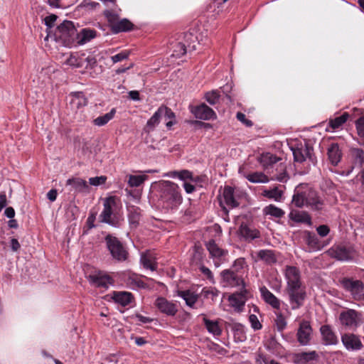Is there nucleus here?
<instances>
[{
	"mask_svg": "<svg viewBox=\"0 0 364 364\" xmlns=\"http://www.w3.org/2000/svg\"><path fill=\"white\" fill-rule=\"evenodd\" d=\"M203 322L205 328L210 333H212L213 336H218L221 334L222 328L220 326L218 321L209 320L205 316H204Z\"/></svg>",
	"mask_w": 364,
	"mask_h": 364,
	"instance_id": "nucleus-40",
	"label": "nucleus"
},
{
	"mask_svg": "<svg viewBox=\"0 0 364 364\" xmlns=\"http://www.w3.org/2000/svg\"><path fill=\"white\" fill-rule=\"evenodd\" d=\"M250 296L249 291L243 287L240 291H236L229 296V304L236 312L240 313L243 311L245 303Z\"/></svg>",
	"mask_w": 364,
	"mask_h": 364,
	"instance_id": "nucleus-6",
	"label": "nucleus"
},
{
	"mask_svg": "<svg viewBox=\"0 0 364 364\" xmlns=\"http://www.w3.org/2000/svg\"><path fill=\"white\" fill-rule=\"evenodd\" d=\"M105 16H106L108 22L110 24L111 28L113 27V24H115V22H117L119 20V15L112 10H106L105 12Z\"/></svg>",
	"mask_w": 364,
	"mask_h": 364,
	"instance_id": "nucleus-55",
	"label": "nucleus"
},
{
	"mask_svg": "<svg viewBox=\"0 0 364 364\" xmlns=\"http://www.w3.org/2000/svg\"><path fill=\"white\" fill-rule=\"evenodd\" d=\"M289 218L300 223H304L308 225H311V218L310 215L306 211L293 210L289 213Z\"/></svg>",
	"mask_w": 364,
	"mask_h": 364,
	"instance_id": "nucleus-27",
	"label": "nucleus"
},
{
	"mask_svg": "<svg viewBox=\"0 0 364 364\" xmlns=\"http://www.w3.org/2000/svg\"><path fill=\"white\" fill-rule=\"evenodd\" d=\"M192 112L200 119L209 120L216 117L215 112L204 103L196 107Z\"/></svg>",
	"mask_w": 364,
	"mask_h": 364,
	"instance_id": "nucleus-20",
	"label": "nucleus"
},
{
	"mask_svg": "<svg viewBox=\"0 0 364 364\" xmlns=\"http://www.w3.org/2000/svg\"><path fill=\"white\" fill-rule=\"evenodd\" d=\"M236 117L240 122L245 124L247 127H251L252 125V121L247 119L245 114L242 112H237Z\"/></svg>",
	"mask_w": 364,
	"mask_h": 364,
	"instance_id": "nucleus-61",
	"label": "nucleus"
},
{
	"mask_svg": "<svg viewBox=\"0 0 364 364\" xmlns=\"http://www.w3.org/2000/svg\"><path fill=\"white\" fill-rule=\"evenodd\" d=\"M205 100L210 105H215L220 98V94L217 90L208 92L205 95Z\"/></svg>",
	"mask_w": 364,
	"mask_h": 364,
	"instance_id": "nucleus-53",
	"label": "nucleus"
},
{
	"mask_svg": "<svg viewBox=\"0 0 364 364\" xmlns=\"http://www.w3.org/2000/svg\"><path fill=\"white\" fill-rule=\"evenodd\" d=\"M306 191L299 192L298 190L295 191L293 196L292 203L298 207L302 208L306 206Z\"/></svg>",
	"mask_w": 364,
	"mask_h": 364,
	"instance_id": "nucleus-43",
	"label": "nucleus"
},
{
	"mask_svg": "<svg viewBox=\"0 0 364 364\" xmlns=\"http://www.w3.org/2000/svg\"><path fill=\"white\" fill-rule=\"evenodd\" d=\"M219 291L215 288L210 287V288H203L202 290V295L206 299H211L214 300L219 295Z\"/></svg>",
	"mask_w": 364,
	"mask_h": 364,
	"instance_id": "nucleus-51",
	"label": "nucleus"
},
{
	"mask_svg": "<svg viewBox=\"0 0 364 364\" xmlns=\"http://www.w3.org/2000/svg\"><path fill=\"white\" fill-rule=\"evenodd\" d=\"M65 64L71 67L80 68L82 66V60L76 55H70L66 60Z\"/></svg>",
	"mask_w": 364,
	"mask_h": 364,
	"instance_id": "nucleus-52",
	"label": "nucleus"
},
{
	"mask_svg": "<svg viewBox=\"0 0 364 364\" xmlns=\"http://www.w3.org/2000/svg\"><path fill=\"white\" fill-rule=\"evenodd\" d=\"M234 338L236 341L242 342L246 340L245 327L240 323L235 324L233 327Z\"/></svg>",
	"mask_w": 364,
	"mask_h": 364,
	"instance_id": "nucleus-47",
	"label": "nucleus"
},
{
	"mask_svg": "<svg viewBox=\"0 0 364 364\" xmlns=\"http://www.w3.org/2000/svg\"><path fill=\"white\" fill-rule=\"evenodd\" d=\"M129 55V52L127 50L122 51L119 53H117L111 57V60L113 63H117L118 62L122 61L128 58Z\"/></svg>",
	"mask_w": 364,
	"mask_h": 364,
	"instance_id": "nucleus-56",
	"label": "nucleus"
},
{
	"mask_svg": "<svg viewBox=\"0 0 364 364\" xmlns=\"http://www.w3.org/2000/svg\"><path fill=\"white\" fill-rule=\"evenodd\" d=\"M50 6L53 8H60L64 6V0H43Z\"/></svg>",
	"mask_w": 364,
	"mask_h": 364,
	"instance_id": "nucleus-63",
	"label": "nucleus"
},
{
	"mask_svg": "<svg viewBox=\"0 0 364 364\" xmlns=\"http://www.w3.org/2000/svg\"><path fill=\"white\" fill-rule=\"evenodd\" d=\"M279 161V158L270 153H265L260 156L259 161L264 169H268Z\"/></svg>",
	"mask_w": 364,
	"mask_h": 364,
	"instance_id": "nucleus-36",
	"label": "nucleus"
},
{
	"mask_svg": "<svg viewBox=\"0 0 364 364\" xmlns=\"http://www.w3.org/2000/svg\"><path fill=\"white\" fill-rule=\"evenodd\" d=\"M289 303L292 309H297L303 304L306 296V288L303 285L287 287Z\"/></svg>",
	"mask_w": 364,
	"mask_h": 364,
	"instance_id": "nucleus-5",
	"label": "nucleus"
},
{
	"mask_svg": "<svg viewBox=\"0 0 364 364\" xmlns=\"http://www.w3.org/2000/svg\"><path fill=\"white\" fill-rule=\"evenodd\" d=\"M127 285L132 289H145L146 284L141 280V277L132 272H127L124 275Z\"/></svg>",
	"mask_w": 364,
	"mask_h": 364,
	"instance_id": "nucleus-22",
	"label": "nucleus"
},
{
	"mask_svg": "<svg viewBox=\"0 0 364 364\" xmlns=\"http://www.w3.org/2000/svg\"><path fill=\"white\" fill-rule=\"evenodd\" d=\"M163 111L166 112L165 109H158V110L154 114V115L148 120L146 124V131L150 132L159 123L161 112Z\"/></svg>",
	"mask_w": 364,
	"mask_h": 364,
	"instance_id": "nucleus-46",
	"label": "nucleus"
},
{
	"mask_svg": "<svg viewBox=\"0 0 364 364\" xmlns=\"http://www.w3.org/2000/svg\"><path fill=\"white\" fill-rule=\"evenodd\" d=\"M320 332L322 337V341L324 345H336L338 343V339L333 331L331 328L328 325H323L320 328Z\"/></svg>",
	"mask_w": 364,
	"mask_h": 364,
	"instance_id": "nucleus-23",
	"label": "nucleus"
},
{
	"mask_svg": "<svg viewBox=\"0 0 364 364\" xmlns=\"http://www.w3.org/2000/svg\"><path fill=\"white\" fill-rule=\"evenodd\" d=\"M275 322H276L277 329L279 331H283L287 326L286 319L281 314H279L277 315Z\"/></svg>",
	"mask_w": 364,
	"mask_h": 364,
	"instance_id": "nucleus-57",
	"label": "nucleus"
},
{
	"mask_svg": "<svg viewBox=\"0 0 364 364\" xmlns=\"http://www.w3.org/2000/svg\"><path fill=\"white\" fill-rule=\"evenodd\" d=\"M249 321L251 324L252 328L254 330H259L262 328V324L260 323L257 316L255 314H251L249 316Z\"/></svg>",
	"mask_w": 364,
	"mask_h": 364,
	"instance_id": "nucleus-58",
	"label": "nucleus"
},
{
	"mask_svg": "<svg viewBox=\"0 0 364 364\" xmlns=\"http://www.w3.org/2000/svg\"><path fill=\"white\" fill-rule=\"evenodd\" d=\"M312 337V328L309 322L303 321L300 323L297 330V341L301 346H308L311 343Z\"/></svg>",
	"mask_w": 364,
	"mask_h": 364,
	"instance_id": "nucleus-13",
	"label": "nucleus"
},
{
	"mask_svg": "<svg viewBox=\"0 0 364 364\" xmlns=\"http://www.w3.org/2000/svg\"><path fill=\"white\" fill-rule=\"evenodd\" d=\"M262 298L274 309L280 308V301L264 286L259 288Z\"/></svg>",
	"mask_w": 364,
	"mask_h": 364,
	"instance_id": "nucleus-26",
	"label": "nucleus"
},
{
	"mask_svg": "<svg viewBox=\"0 0 364 364\" xmlns=\"http://www.w3.org/2000/svg\"><path fill=\"white\" fill-rule=\"evenodd\" d=\"M296 356L299 363H304L311 360H316L317 358V353L316 351L304 352L298 353Z\"/></svg>",
	"mask_w": 364,
	"mask_h": 364,
	"instance_id": "nucleus-50",
	"label": "nucleus"
},
{
	"mask_svg": "<svg viewBox=\"0 0 364 364\" xmlns=\"http://www.w3.org/2000/svg\"><path fill=\"white\" fill-rule=\"evenodd\" d=\"M355 126L358 136L364 138V116L356 121Z\"/></svg>",
	"mask_w": 364,
	"mask_h": 364,
	"instance_id": "nucleus-59",
	"label": "nucleus"
},
{
	"mask_svg": "<svg viewBox=\"0 0 364 364\" xmlns=\"http://www.w3.org/2000/svg\"><path fill=\"white\" fill-rule=\"evenodd\" d=\"M263 212L266 215H269L276 218H281L285 214L283 210L272 204L266 206L264 208Z\"/></svg>",
	"mask_w": 364,
	"mask_h": 364,
	"instance_id": "nucleus-42",
	"label": "nucleus"
},
{
	"mask_svg": "<svg viewBox=\"0 0 364 364\" xmlns=\"http://www.w3.org/2000/svg\"><path fill=\"white\" fill-rule=\"evenodd\" d=\"M160 198L168 208L176 207L182 202L179 186L173 182L163 181L159 183Z\"/></svg>",
	"mask_w": 364,
	"mask_h": 364,
	"instance_id": "nucleus-1",
	"label": "nucleus"
},
{
	"mask_svg": "<svg viewBox=\"0 0 364 364\" xmlns=\"http://www.w3.org/2000/svg\"><path fill=\"white\" fill-rule=\"evenodd\" d=\"M247 267L246 262L244 258L240 257L235 260L229 270H232L234 273H237L243 277L245 268Z\"/></svg>",
	"mask_w": 364,
	"mask_h": 364,
	"instance_id": "nucleus-45",
	"label": "nucleus"
},
{
	"mask_svg": "<svg viewBox=\"0 0 364 364\" xmlns=\"http://www.w3.org/2000/svg\"><path fill=\"white\" fill-rule=\"evenodd\" d=\"M128 184L130 187H138L147 178L145 175H129Z\"/></svg>",
	"mask_w": 364,
	"mask_h": 364,
	"instance_id": "nucleus-48",
	"label": "nucleus"
},
{
	"mask_svg": "<svg viewBox=\"0 0 364 364\" xmlns=\"http://www.w3.org/2000/svg\"><path fill=\"white\" fill-rule=\"evenodd\" d=\"M96 36V32L90 28H83L79 33L77 32L75 40L77 44L84 45Z\"/></svg>",
	"mask_w": 364,
	"mask_h": 364,
	"instance_id": "nucleus-29",
	"label": "nucleus"
},
{
	"mask_svg": "<svg viewBox=\"0 0 364 364\" xmlns=\"http://www.w3.org/2000/svg\"><path fill=\"white\" fill-rule=\"evenodd\" d=\"M349 118V114L347 112H344L342 115L335 117L334 119H330L328 123V126L326 128L327 131H330L329 129L332 130H336L341 128L343 124L346 122V121Z\"/></svg>",
	"mask_w": 364,
	"mask_h": 364,
	"instance_id": "nucleus-35",
	"label": "nucleus"
},
{
	"mask_svg": "<svg viewBox=\"0 0 364 364\" xmlns=\"http://www.w3.org/2000/svg\"><path fill=\"white\" fill-rule=\"evenodd\" d=\"M112 298L116 303L125 306L132 302L133 296L131 293L127 291H114Z\"/></svg>",
	"mask_w": 364,
	"mask_h": 364,
	"instance_id": "nucleus-34",
	"label": "nucleus"
},
{
	"mask_svg": "<svg viewBox=\"0 0 364 364\" xmlns=\"http://www.w3.org/2000/svg\"><path fill=\"white\" fill-rule=\"evenodd\" d=\"M284 191L281 186H274L272 188L264 189L262 196L276 202H281L283 199Z\"/></svg>",
	"mask_w": 364,
	"mask_h": 364,
	"instance_id": "nucleus-33",
	"label": "nucleus"
},
{
	"mask_svg": "<svg viewBox=\"0 0 364 364\" xmlns=\"http://www.w3.org/2000/svg\"><path fill=\"white\" fill-rule=\"evenodd\" d=\"M343 287L349 291L356 300H364V285L360 280L343 279L341 282Z\"/></svg>",
	"mask_w": 364,
	"mask_h": 364,
	"instance_id": "nucleus-7",
	"label": "nucleus"
},
{
	"mask_svg": "<svg viewBox=\"0 0 364 364\" xmlns=\"http://www.w3.org/2000/svg\"><path fill=\"white\" fill-rule=\"evenodd\" d=\"M155 304L161 313L168 316H174L177 312V307L176 304L168 301L165 298H158L155 301Z\"/></svg>",
	"mask_w": 364,
	"mask_h": 364,
	"instance_id": "nucleus-19",
	"label": "nucleus"
},
{
	"mask_svg": "<svg viewBox=\"0 0 364 364\" xmlns=\"http://www.w3.org/2000/svg\"><path fill=\"white\" fill-rule=\"evenodd\" d=\"M240 235L245 240H252L259 237V232L247 225H241L239 229Z\"/></svg>",
	"mask_w": 364,
	"mask_h": 364,
	"instance_id": "nucleus-32",
	"label": "nucleus"
},
{
	"mask_svg": "<svg viewBox=\"0 0 364 364\" xmlns=\"http://www.w3.org/2000/svg\"><path fill=\"white\" fill-rule=\"evenodd\" d=\"M206 248L216 267L226 261L228 251L220 248L214 240H210L206 243Z\"/></svg>",
	"mask_w": 364,
	"mask_h": 364,
	"instance_id": "nucleus-9",
	"label": "nucleus"
},
{
	"mask_svg": "<svg viewBox=\"0 0 364 364\" xmlns=\"http://www.w3.org/2000/svg\"><path fill=\"white\" fill-rule=\"evenodd\" d=\"M220 204L223 209H226V207L233 208L238 205V203L234 197V190L230 186L224 188L223 195L220 198Z\"/></svg>",
	"mask_w": 364,
	"mask_h": 364,
	"instance_id": "nucleus-16",
	"label": "nucleus"
},
{
	"mask_svg": "<svg viewBox=\"0 0 364 364\" xmlns=\"http://www.w3.org/2000/svg\"><path fill=\"white\" fill-rule=\"evenodd\" d=\"M172 177H177L182 181L187 179H192L193 174L191 172L187 170H183L181 171H173L171 173Z\"/></svg>",
	"mask_w": 364,
	"mask_h": 364,
	"instance_id": "nucleus-54",
	"label": "nucleus"
},
{
	"mask_svg": "<svg viewBox=\"0 0 364 364\" xmlns=\"http://www.w3.org/2000/svg\"><path fill=\"white\" fill-rule=\"evenodd\" d=\"M328 156L331 164L336 166L341 161L342 152L338 144L333 143L328 148Z\"/></svg>",
	"mask_w": 364,
	"mask_h": 364,
	"instance_id": "nucleus-30",
	"label": "nucleus"
},
{
	"mask_svg": "<svg viewBox=\"0 0 364 364\" xmlns=\"http://www.w3.org/2000/svg\"><path fill=\"white\" fill-rule=\"evenodd\" d=\"M243 176L249 181L254 183H267L269 181V178L262 172H253L250 173H244Z\"/></svg>",
	"mask_w": 364,
	"mask_h": 364,
	"instance_id": "nucleus-38",
	"label": "nucleus"
},
{
	"mask_svg": "<svg viewBox=\"0 0 364 364\" xmlns=\"http://www.w3.org/2000/svg\"><path fill=\"white\" fill-rule=\"evenodd\" d=\"M330 255L341 261H348L352 259L350 251L345 247L336 246L331 248L328 251Z\"/></svg>",
	"mask_w": 364,
	"mask_h": 364,
	"instance_id": "nucleus-24",
	"label": "nucleus"
},
{
	"mask_svg": "<svg viewBox=\"0 0 364 364\" xmlns=\"http://www.w3.org/2000/svg\"><path fill=\"white\" fill-rule=\"evenodd\" d=\"M107 180V177L104 176L92 177L89 179V183L92 186H97L104 184Z\"/></svg>",
	"mask_w": 364,
	"mask_h": 364,
	"instance_id": "nucleus-60",
	"label": "nucleus"
},
{
	"mask_svg": "<svg viewBox=\"0 0 364 364\" xmlns=\"http://www.w3.org/2000/svg\"><path fill=\"white\" fill-rule=\"evenodd\" d=\"M341 341L347 350H358L363 345L359 338L352 333H345L341 336Z\"/></svg>",
	"mask_w": 364,
	"mask_h": 364,
	"instance_id": "nucleus-18",
	"label": "nucleus"
},
{
	"mask_svg": "<svg viewBox=\"0 0 364 364\" xmlns=\"http://www.w3.org/2000/svg\"><path fill=\"white\" fill-rule=\"evenodd\" d=\"M66 185L72 186L77 192L83 193L89 191V186L87 181L80 178H69L66 181Z\"/></svg>",
	"mask_w": 364,
	"mask_h": 364,
	"instance_id": "nucleus-31",
	"label": "nucleus"
},
{
	"mask_svg": "<svg viewBox=\"0 0 364 364\" xmlns=\"http://www.w3.org/2000/svg\"><path fill=\"white\" fill-rule=\"evenodd\" d=\"M350 154L353 164L341 171L340 174L341 176H348L355 166H361L364 164V151L362 149L358 148L352 149Z\"/></svg>",
	"mask_w": 364,
	"mask_h": 364,
	"instance_id": "nucleus-12",
	"label": "nucleus"
},
{
	"mask_svg": "<svg viewBox=\"0 0 364 364\" xmlns=\"http://www.w3.org/2000/svg\"><path fill=\"white\" fill-rule=\"evenodd\" d=\"M105 242L113 259L118 262L127 260L128 252L117 237L109 235L105 237Z\"/></svg>",
	"mask_w": 364,
	"mask_h": 364,
	"instance_id": "nucleus-2",
	"label": "nucleus"
},
{
	"mask_svg": "<svg viewBox=\"0 0 364 364\" xmlns=\"http://www.w3.org/2000/svg\"><path fill=\"white\" fill-rule=\"evenodd\" d=\"M178 295L185 300L187 306L191 308L194 307V305L198 299V295L190 290L178 291Z\"/></svg>",
	"mask_w": 364,
	"mask_h": 364,
	"instance_id": "nucleus-37",
	"label": "nucleus"
},
{
	"mask_svg": "<svg viewBox=\"0 0 364 364\" xmlns=\"http://www.w3.org/2000/svg\"><path fill=\"white\" fill-rule=\"evenodd\" d=\"M132 27L133 24L129 20L123 18L122 20L119 19L117 22H115V24H113L112 30L114 33H117L130 31Z\"/></svg>",
	"mask_w": 364,
	"mask_h": 364,
	"instance_id": "nucleus-41",
	"label": "nucleus"
},
{
	"mask_svg": "<svg viewBox=\"0 0 364 364\" xmlns=\"http://www.w3.org/2000/svg\"><path fill=\"white\" fill-rule=\"evenodd\" d=\"M127 211L128 220L130 227L132 228H136L139 225L141 218L139 208L134 205L128 206Z\"/></svg>",
	"mask_w": 364,
	"mask_h": 364,
	"instance_id": "nucleus-28",
	"label": "nucleus"
},
{
	"mask_svg": "<svg viewBox=\"0 0 364 364\" xmlns=\"http://www.w3.org/2000/svg\"><path fill=\"white\" fill-rule=\"evenodd\" d=\"M258 257L268 264L276 262V257L274 254L271 250H260L258 252Z\"/></svg>",
	"mask_w": 364,
	"mask_h": 364,
	"instance_id": "nucleus-49",
	"label": "nucleus"
},
{
	"mask_svg": "<svg viewBox=\"0 0 364 364\" xmlns=\"http://www.w3.org/2000/svg\"><path fill=\"white\" fill-rule=\"evenodd\" d=\"M185 38L187 43L188 41H191L193 44L190 43L186 46L184 43H178L173 51V55L176 57H181V55H183L187 51V48L192 50L196 49V46L194 43L196 38L191 33H186L185 35Z\"/></svg>",
	"mask_w": 364,
	"mask_h": 364,
	"instance_id": "nucleus-21",
	"label": "nucleus"
},
{
	"mask_svg": "<svg viewBox=\"0 0 364 364\" xmlns=\"http://www.w3.org/2000/svg\"><path fill=\"white\" fill-rule=\"evenodd\" d=\"M156 259L154 253L147 251L141 255L140 262L145 269L154 271L157 268Z\"/></svg>",
	"mask_w": 364,
	"mask_h": 364,
	"instance_id": "nucleus-25",
	"label": "nucleus"
},
{
	"mask_svg": "<svg viewBox=\"0 0 364 364\" xmlns=\"http://www.w3.org/2000/svg\"><path fill=\"white\" fill-rule=\"evenodd\" d=\"M287 287L302 285L299 270L293 266H287L285 269Z\"/></svg>",
	"mask_w": 364,
	"mask_h": 364,
	"instance_id": "nucleus-17",
	"label": "nucleus"
},
{
	"mask_svg": "<svg viewBox=\"0 0 364 364\" xmlns=\"http://www.w3.org/2000/svg\"><path fill=\"white\" fill-rule=\"evenodd\" d=\"M88 279L91 285L97 288L107 289L113 284V279L103 272H95L89 275Z\"/></svg>",
	"mask_w": 364,
	"mask_h": 364,
	"instance_id": "nucleus-11",
	"label": "nucleus"
},
{
	"mask_svg": "<svg viewBox=\"0 0 364 364\" xmlns=\"http://www.w3.org/2000/svg\"><path fill=\"white\" fill-rule=\"evenodd\" d=\"M222 282L224 287H245V282L242 275L234 273L232 270L225 269L220 273Z\"/></svg>",
	"mask_w": 364,
	"mask_h": 364,
	"instance_id": "nucleus-10",
	"label": "nucleus"
},
{
	"mask_svg": "<svg viewBox=\"0 0 364 364\" xmlns=\"http://www.w3.org/2000/svg\"><path fill=\"white\" fill-rule=\"evenodd\" d=\"M316 231L320 236L325 237L329 233L330 229L327 225H322L316 228Z\"/></svg>",
	"mask_w": 364,
	"mask_h": 364,
	"instance_id": "nucleus-64",
	"label": "nucleus"
},
{
	"mask_svg": "<svg viewBox=\"0 0 364 364\" xmlns=\"http://www.w3.org/2000/svg\"><path fill=\"white\" fill-rule=\"evenodd\" d=\"M70 104L73 109H80L87 104V100L82 92H76L70 95Z\"/></svg>",
	"mask_w": 364,
	"mask_h": 364,
	"instance_id": "nucleus-39",
	"label": "nucleus"
},
{
	"mask_svg": "<svg viewBox=\"0 0 364 364\" xmlns=\"http://www.w3.org/2000/svg\"><path fill=\"white\" fill-rule=\"evenodd\" d=\"M55 35L56 38L70 44L74 43L75 36L77 35V30L72 21H65L57 27Z\"/></svg>",
	"mask_w": 364,
	"mask_h": 364,
	"instance_id": "nucleus-3",
	"label": "nucleus"
},
{
	"mask_svg": "<svg viewBox=\"0 0 364 364\" xmlns=\"http://www.w3.org/2000/svg\"><path fill=\"white\" fill-rule=\"evenodd\" d=\"M306 207L313 210H322L324 208L325 203L323 199L318 193L312 189L306 191Z\"/></svg>",
	"mask_w": 364,
	"mask_h": 364,
	"instance_id": "nucleus-15",
	"label": "nucleus"
},
{
	"mask_svg": "<svg viewBox=\"0 0 364 364\" xmlns=\"http://www.w3.org/2000/svg\"><path fill=\"white\" fill-rule=\"evenodd\" d=\"M318 238L316 237V235L313 234H310L309 233V235H308V237H307V243L309 245H310L311 247H314V248H316L318 246Z\"/></svg>",
	"mask_w": 364,
	"mask_h": 364,
	"instance_id": "nucleus-62",
	"label": "nucleus"
},
{
	"mask_svg": "<svg viewBox=\"0 0 364 364\" xmlns=\"http://www.w3.org/2000/svg\"><path fill=\"white\" fill-rule=\"evenodd\" d=\"M293 155L295 161L302 163L309 159L312 163H314L313 156V148L306 144L301 145L292 149Z\"/></svg>",
	"mask_w": 364,
	"mask_h": 364,
	"instance_id": "nucleus-14",
	"label": "nucleus"
},
{
	"mask_svg": "<svg viewBox=\"0 0 364 364\" xmlns=\"http://www.w3.org/2000/svg\"><path fill=\"white\" fill-rule=\"evenodd\" d=\"M116 208L117 198L115 196L105 198L103 200V210L99 217L100 222L115 226L116 222L113 220L112 215Z\"/></svg>",
	"mask_w": 364,
	"mask_h": 364,
	"instance_id": "nucleus-4",
	"label": "nucleus"
},
{
	"mask_svg": "<svg viewBox=\"0 0 364 364\" xmlns=\"http://www.w3.org/2000/svg\"><path fill=\"white\" fill-rule=\"evenodd\" d=\"M339 320L346 328L353 329L358 326L360 321V315L353 309H346L341 312Z\"/></svg>",
	"mask_w": 364,
	"mask_h": 364,
	"instance_id": "nucleus-8",
	"label": "nucleus"
},
{
	"mask_svg": "<svg viewBox=\"0 0 364 364\" xmlns=\"http://www.w3.org/2000/svg\"><path fill=\"white\" fill-rule=\"evenodd\" d=\"M116 113V110L114 108L112 109L111 111L108 113H106L104 115L97 117L93 120V124L95 126L102 127L105 125L108 122H109L114 117Z\"/></svg>",
	"mask_w": 364,
	"mask_h": 364,
	"instance_id": "nucleus-44",
	"label": "nucleus"
}]
</instances>
